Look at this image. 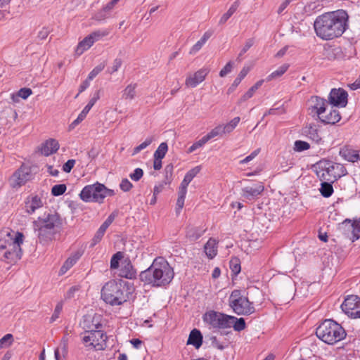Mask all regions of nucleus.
I'll return each mask as SVG.
<instances>
[{
    "label": "nucleus",
    "mask_w": 360,
    "mask_h": 360,
    "mask_svg": "<svg viewBox=\"0 0 360 360\" xmlns=\"http://www.w3.org/2000/svg\"><path fill=\"white\" fill-rule=\"evenodd\" d=\"M231 320H233L231 316L214 311H210L203 316V321L214 328H230Z\"/></svg>",
    "instance_id": "10"
},
{
    "label": "nucleus",
    "mask_w": 360,
    "mask_h": 360,
    "mask_svg": "<svg viewBox=\"0 0 360 360\" xmlns=\"http://www.w3.org/2000/svg\"><path fill=\"white\" fill-rule=\"evenodd\" d=\"M318 117L321 122L326 124H335L341 119L339 111L333 108L329 110L326 108V112H322Z\"/></svg>",
    "instance_id": "18"
},
{
    "label": "nucleus",
    "mask_w": 360,
    "mask_h": 360,
    "mask_svg": "<svg viewBox=\"0 0 360 360\" xmlns=\"http://www.w3.org/2000/svg\"><path fill=\"white\" fill-rule=\"evenodd\" d=\"M205 231V229L200 227L188 226L186 227V236L191 240H196L203 235Z\"/></svg>",
    "instance_id": "28"
},
{
    "label": "nucleus",
    "mask_w": 360,
    "mask_h": 360,
    "mask_svg": "<svg viewBox=\"0 0 360 360\" xmlns=\"http://www.w3.org/2000/svg\"><path fill=\"white\" fill-rule=\"evenodd\" d=\"M254 43H255V41H254V39H252V38L248 39L245 41L244 46L242 48V49L237 58L238 60L240 61V57L242 56L245 53H246L249 50V49H250L253 46Z\"/></svg>",
    "instance_id": "52"
},
{
    "label": "nucleus",
    "mask_w": 360,
    "mask_h": 360,
    "mask_svg": "<svg viewBox=\"0 0 360 360\" xmlns=\"http://www.w3.org/2000/svg\"><path fill=\"white\" fill-rule=\"evenodd\" d=\"M340 155L345 160L355 162L360 160V153L348 146H345L340 150Z\"/></svg>",
    "instance_id": "23"
},
{
    "label": "nucleus",
    "mask_w": 360,
    "mask_h": 360,
    "mask_svg": "<svg viewBox=\"0 0 360 360\" xmlns=\"http://www.w3.org/2000/svg\"><path fill=\"white\" fill-rule=\"evenodd\" d=\"M140 279L145 284L160 287L169 284L174 278V271L168 262L163 259H155L152 265L141 271Z\"/></svg>",
    "instance_id": "3"
},
{
    "label": "nucleus",
    "mask_w": 360,
    "mask_h": 360,
    "mask_svg": "<svg viewBox=\"0 0 360 360\" xmlns=\"http://www.w3.org/2000/svg\"><path fill=\"white\" fill-rule=\"evenodd\" d=\"M309 148V144L307 142L303 141H296L294 144V150L298 152L306 150Z\"/></svg>",
    "instance_id": "50"
},
{
    "label": "nucleus",
    "mask_w": 360,
    "mask_h": 360,
    "mask_svg": "<svg viewBox=\"0 0 360 360\" xmlns=\"http://www.w3.org/2000/svg\"><path fill=\"white\" fill-rule=\"evenodd\" d=\"M143 174V169L141 168H136L132 173L129 174V177L132 180H139Z\"/></svg>",
    "instance_id": "60"
},
{
    "label": "nucleus",
    "mask_w": 360,
    "mask_h": 360,
    "mask_svg": "<svg viewBox=\"0 0 360 360\" xmlns=\"http://www.w3.org/2000/svg\"><path fill=\"white\" fill-rule=\"evenodd\" d=\"M348 15L343 10L326 13L316 18L314 27L316 35L323 40L338 38L345 32Z\"/></svg>",
    "instance_id": "1"
},
{
    "label": "nucleus",
    "mask_w": 360,
    "mask_h": 360,
    "mask_svg": "<svg viewBox=\"0 0 360 360\" xmlns=\"http://www.w3.org/2000/svg\"><path fill=\"white\" fill-rule=\"evenodd\" d=\"M13 341V338L11 334H6L0 339V347L4 348L11 345Z\"/></svg>",
    "instance_id": "48"
},
{
    "label": "nucleus",
    "mask_w": 360,
    "mask_h": 360,
    "mask_svg": "<svg viewBox=\"0 0 360 360\" xmlns=\"http://www.w3.org/2000/svg\"><path fill=\"white\" fill-rule=\"evenodd\" d=\"M79 257L77 256V255L68 257L64 262L63 265L61 266L60 273L61 274H64L65 273H66L71 267H72L75 264Z\"/></svg>",
    "instance_id": "37"
},
{
    "label": "nucleus",
    "mask_w": 360,
    "mask_h": 360,
    "mask_svg": "<svg viewBox=\"0 0 360 360\" xmlns=\"http://www.w3.org/2000/svg\"><path fill=\"white\" fill-rule=\"evenodd\" d=\"M113 191L108 189L98 181L93 185L86 186L81 191L80 198L86 202H95L102 203L107 195H112Z\"/></svg>",
    "instance_id": "7"
},
{
    "label": "nucleus",
    "mask_w": 360,
    "mask_h": 360,
    "mask_svg": "<svg viewBox=\"0 0 360 360\" xmlns=\"http://www.w3.org/2000/svg\"><path fill=\"white\" fill-rule=\"evenodd\" d=\"M340 229L344 231H352L354 240L360 238V218L354 220L353 222L349 219H345L340 226Z\"/></svg>",
    "instance_id": "17"
},
{
    "label": "nucleus",
    "mask_w": 360,
    "mask_h": 360,
    "mask_svg": "<svg viewBox=\"0 0 360 360\" xmlns=\"http://www.w3.org/2000/svg\"><path fill=\"white\" fill-rule=\"evenodd\" d=\"M116 216L117 214L115 212L111 213L106 219V220L101 224V226L99 227L93 238V242L94 245L99 243L101 240L106 229L112 223Z\"/></svg>",
    "instance_id": "20"
},
{
    "label": "nucleus",
    "mask_w": 360,
    "mask_h": 360,
    "mask_svg": "<svg viewBox=\"0 0 360 360\" xmlns=\"http://www.w3.org/2000/svg\"><path fill=\"white\" fill-rule=\"evenodd\" d=\"M75 164V160H68L63 166V169L65 172H70Z\"/></svg>",
    "instance_id": "61"
},
{
    "label": "nucleus",
    "mask_w": 360,
    "mask_h": 360,
    "mask_svg": "<svg viewBox=\"0 0 360 360\" xmlns=\"http://www.w3.org/2000/svg\"><path fill=\"white\" fill-rule=\"evenodd\" d=\"M101 298L112 306L121 305L128 299L124 293V287L115 281H110L103 285L101 289Z\"/></svg>",
    "instance_id": "6"
},
{
    "label": "nucleus",
    "mask_w": 360,
    "mask_h": 360,
    "mask_svg": "<svg viewBox=\"0 0 360 360\" xmlns=\"http://www.w3.org/2000/svg\"><path fill=\"white\" fill-rule=\"evenodd\" d=\"M264 185L259 184L254 186H247L242 189L243 196L247 199H252L259 195L264 191Z\"/></svg>",
    "instance_id": "25"
},
{
    "label": "nucleus",
    "mask_w": 360,
    "mask_h": 360,
    "mask_svg": "<svg viewBox=\"0 0 360 360\" xmlns=\"http://www.w3.org/2000/svg\"><path fill=\"white\" fill-rule=\"evenodd\" d=\"M123 257V254L121 252H117L114 254L110 259V269H116L119 266L120 261Z\"/></svg>",
    "instance_id": "46"
},
{
    "label": "nucleus",
    "mask_w": 360,
    "mask_h": 360,
    "mask_svg": "<svg viewBox=\"0 0 360 360\" xmlns=\"http://www.w3.org/2000/svg\"><path fill=\"white\" fill-rule=\"evenodd\" d=\"M119 276L129 279L135 278L136 271H134L131 262L129 260H124L122 263Z\"/></svg>",
    "instance_id": "26"
},
{
    "label": "nucleus",
    "mask_w": 360,
    "mask_h": 360,
    "mask_svg": "<svg viewBox=\"0 0 360 360\" xmlns=\"http://www.w3.org/2000/svg\"><path fill=\"white\" fill-rule=\"evenodd\" d=\"M32 94V91L30 88H22L18 92V96L23 99L27 98Z\"/></svg>",
    "instance_id": "59"
},
{
    "label": "nucleus",
    "mask_w": 360,
    "mask_h": 360,
    "mask_svg": "<svg viewBox=\"0 0 360 360\" xmlns=\"http://www.w3.org/2000/svg\"><path fill=\"white\" fill-rule=\"evenodd\" d=\"M68 334L65 335L61 341H60V346H59V348H57L56 350H55V357L56 359V360H58V357H59V349H60L63 354H67L68 352Z\"/></svg>",
    "instance_id": "41"
},
{
    "label": "nucleus",
    "mask_w": 360,
    "mask_h": 360,
    "mask_svg": "<svg viewBox=\"0 0 360 360\" xmlns=\"http://www.w3.org/2000/svg\"><path fill=\"white\" fill-rule=\"evenodd\" d=\"M30 168L25 165H22L14 174V180H27Z\"/></svg>",
    "instance_id": "34"
},
{
    "label": "nucleus",
    "mask_w": 360,
    "mask_h": 360,
    "mask_svg": "<svg viewBox=\"0 0 360 360\" xmlns=\"http://www.w3.org/2000/svg\"><path fill=\"white\" fill-rule=\"evenodd\" d=\"M136 84H129L127 85L122 92V98L125 101H131L136 96Z\"/></svg>",
    "instance_id": "31"
},
{
    "label": "nucleus",
    "mask_w": 360,
    "mask_h": 360,
    "mask_svg": "<svg viewBox=\"0 0 360 360\" xmlns=\"http://www.w3.org/2000/svg\"><path fill=\"white\" fill-rule=\"evenodd\" d=\"M240 119L239 117H236L233 120H231L226 124H221V130L223 134H229L233 131V129L236 127L238 124L239 123Z\"/></svg>",
    "instance_id": "38"
},
{
    "label": "nucleus",
    "mask_w": 360,
    "mask_h": 360,
    "mask_svg": "<svg viewBox=\"0 0 360 360\" xmlns=\"http://www.w3.org/2000/svg\"><path fill=\"white\" fill-rule=\"evenodd\" d=\"M311 108L315 110L316 115L319 117L322 112H326L328 101L318 96H312L309 101Z\"/></svg>",
    "instance_id": "22"
},
{
    "label": "nucleus",
    "mask_w": 360,
    "mask_h": 360,
    "mask_svg": "<svg viewBox=\"0 0 360 360\" xmlns=\"http://www.w3.org/2000/svg\"><path fill=\"white\" fill-rule=\"evenodd\" d=\"M59 148V143L56 139H51L46 141L41 146V154L49 156L56 153Z\"/></svg>",
    "instance_id": "24"
},
{
    "label": "nucleus",
    "mask_w": 360,
    "mask_h": 360,
    "mask_svg": "<svg viewBox=\"0 0 360 360\" xmlns=\"http://www.w3.org/2000/svg\"><path fill=\"white\" fill-rule=\"evenodd\" d=\"M187 345H191L195 349H199L202 344V335L200 331L196 328L193 329L189 334Z\"/></svg>",
    "instance_id": "27"
},
{
    "label": "nucleus",
    "mask_w": 360,
    "mask_h": 360,
    "mask_svg": "<svg viewBox=\"0 0 360 360\" xmlns=\"http://www.w3.org/2000/svg\"><path fill=\"white\" fill-rule=\"evenodd\" d=\"M91 108L86 105L80 114L78 115L77 118L69 126L70 130L74 129L77 124H79L82 121L84 120L86 115L89 112Z\"/></svg>",
    "instance_id": "42"
},
{
    "label": "nucleus",
    "mask_w": 360,
    "mask_h": 360,
    "mask_svg": "<svg viewBox=\"0 0 360 360\" xmlns=\"http://www.w3.org/2000/svg\"><path fill=\"white\" fill-rule=\"evenodd\" d=\"M108 34L109 31L108 30H98L92 32L79 42L75 49V53L78 56L82 55L85 51L90 49L96 41H98Z\"/></svg>",
    "instance_id": "11"
},
{
    "label": "nucleus",
    "mask_w": 360,
    "mask_h": 360,
    "mask_svg": "<svg viewBox=\"0 0 360 360\" xmlns=\"http://www.w3.org/2000/svg\"><path fill=\"white\" fill-rule=\"evenodd\" d=\"M212 34L213 32L211 30L205 32L198 41L201 44V45L203 46L207 42V41L212 37Z\"/></svg>",
    "instance_id": "62"
},
{
    "label": "nucleus",
    "mask_w": 360,
    "mask_h": 360,
    "mask_svg": "<svg viewBox=\"0 0 360 360\" xmlns=\"http://www.w3.org/2000/svg\"><path fill=\"white\" fill-rule=\"evenodd\" d=\"M167 150L168 146L167 143L163 142L160 143L154 153V158L162 159L165 156Z\"/></svg>",
    "instance_id": "45"
},
{
    "label": "nucleus",
    "mask_w": 360,
    "mask_h": 360,
    "mask_svg": "<svg viewBox=\"0 0 360 360\" xmlns=\"http://www.w3.org/2000/svg\"><path fill=\"white\" fill-rule=\"evenodd\" d=\"M250 71V68L248 67H244L241 71L239 72L238 77L235 79L233 81L231 86L229 89V91H231V89H234L236 87H237L239 84L241 82V81L243 79V78L248 75V73Z\"/></svg>",
    "instance_id": "43"
},
{
    "label": "nucleus",
    "mask_w": 360,
    "mask_h": 360,
    "mask_svg": "<svg viewBox=\"0 0 360 360\" xmlns=\"http://www.w3.org/2000/svg\"><path fill=\"white\" fill-rule=\"evenodd\" d=\"M190 181H182L178 188V198L176 204V212L179 214L184 205L187 188Z\"/></svg>",
    "instance_id": "21"
},
{
    "label": "nucleus",
    "mask_w": 360,
    "mask_h": 360,
    "mask_svg": "<svg viewBox=\"0 0 360 360\" xmlns=\"http://www.w3.org/2000/svg\"><path fill=\"white\" fill-rule=\"evenodd\" d=\"M332 165H333V162L323 159L314 164L312 169L321 180H330L333 169Z\"/></svg>",
    "instance_id": "13"
},
{
    "label": "nucleus",
    "mask_w": 360,
    "mask_h": 360,
    "mask_svg": "<svg viewBox=\"0 0 360 360\" xmlns=\"http://www.w3.org/2000/svg\"><path fill=\"white\" fill-rule=\"evenodd\" d=\"M212 34L213 32L211 30L205 32L198 41L201 44V45L203 46L207 42V41L212 37Z\"/></svg>",
    "instance_id": "64"
},
{
    "label": "nucleus",
    "mask_w": 360,
    "mask_h": 360,
    "mask_svg": "<svg viewBox=\"0 0 360 360\" xmlns=\"http://www.w3.org/2000/svg\"><path fill=\"white\" fill-rule=\"evenodd\" d=\"M316 336L328 345H334L345 338L344 328L331 319L323 321L316 330Z\"/></svg>",
    "instance_id": "4"
},
{
    "label": "nucleus",
    "mask_w": 360,
    "mask_h": 360,
    "mask_svg": "<svg viewBox=\"0 0 360 360\" xmlns=\"http://www.w3.org/2000/svg\"><path fill=\"white\" fill-rule=\"evenodd\" d=\"M107 335L102 330L86 331L82 342L88 349L96 351L103 350L106 347Z\"/></svg>",
    "instance_id": "9"
},
{
    "label": "nucleus",
    "mask_w": 360,
    "mask_h": 360,
    "mask_svg": "<svg viewBox=\"0 0 360 360\" xmlns=\"http://www.w3.org/2000/svg\"><path fill=\"white\" fill-rule=\"evenodd\" d=\"M66 186L65 184H58L53 186L51 193L54 196H58L63 194L66 191Z\"/></svg>",
    "instance_id": "49"
},
{
    "label": "nucleus",
    "mask_w": 360,
    "mask_h": 360,
    "mask_svg": "<svg viewBox=\"0 0 360 360\" xmlns=\"http://www.w3.org/2000/svg\"><path fill=\"white\" fill-rule=\"evenodd\" d=\"M222 135H223V133H222L221 124L215 127L208 134H206L209 141L211 140L212 139H214L216 136H222Z\"/></svg>",
    "instance_id": "51"
},
{
    "label": "nucleus",
    "mask_w": 360,
    "mask_h": 360,
    "mask_svg": "<svg viewBox=\"0 0 360 360\" xmlns=\"http://www.w3.org/2000/svg\"><path fill=\"white\" fill-rule=\"evenodd\" d=\"M240 5L238 0L236 1L229 8L226 13H225L220 18L219 23L220 25L224 24L229 18L236 11L237 8Z\"/></svg>",
    "instance_id": "35"
},
{
    "label": "nucleus",
    "mask_w": 360,
    "mask_h": 360,
    "mask_svg": "<svg viewBox=\"0 0 360 360\" xmlns=\"http://www.w3.org/2000/svg\"><path fill=\"white\" fill-rule=\"evenodd\" d=\"M81 325L85 330V332L101 330L99 329L102 327V324L101 323V316L96 314H94V316H84Z\"/></svg>",
    "instance_id": "16"
},
{
    "label": "nucleus",
    "mask_w": 360,
    "mask_h": 360,
    "mask_svg": "<svg viewBox=\"0 0 360 360\" xmlns=\"http://www.w3.org/2000/svg\"><path fill=\"white\" fill-rule=\"evenodd\" d=\"M304 132L307 136L316 143H319L321 140V138L319 134L318 129L314 124H309L304 129Z\"/></svg>",
    "instance_id": "32"
},
{
    "label": "nucleus",
    "mask_w": 360,
    "mask_h": 360,
    "mask_svg": "<svg viewBox=\"0 0 360 360\" xmlns=\"http://www.w3.org/2000/svg\"><path fill=\"white\" fill-rule=\"evenodd\" d=\"M288 64H283L276 70L274 71L266 77V81L269 82L274 79L281 77L288 70Z\"/></svg>",
    "instance_id": "39"
},
{
    "label": "nucleus",
    "mask_w": 360,
    "mask_h": 360,
    "mask_svg": "<svg viewBox=\"0 0 360 360\" xmlns=\"http://www.w3.org/2000/svg\"><path fill=\"white\" fill-rule=\"evenodd\" d=\"M155 140V137L153 136H148L146 139V140L139 145L138 146L135 147L133 150V155H136L139 153L141 150H143L146 147H148L149 145L152 143V142Z\"/></svg>",
    "instance_id": "44"
},
{
    "label": "nucleus",
    "mask_w": 360,
    "mask_h": 360,
    "mask_svg": "<svg viewBox=\"0 0 360 360\" xmlns=\"http://www.w3.org/2000/svg\"><path fill=\"white\" fill-rule=\"evenodd\" d=\"M217 242L215 239L210 238L204 246L206 255L210 259H213L217 254Z\"/></svg>",
    "instance_id": "29"
},
{
    "label": "nucleus",
    "mask_w": 360,
    "mask_h": 360,
    "mask_svg": "<svg viewBox=\"0 0 360 360\" xmlns=\"http://www.w3.org/2000/svg\"><path fill=\"white\" fill-rule=\"evenodd\" d=\"M62 309H63V303L62 302L58 303L57 305L56 306L54 312H53L52 316L51 317V322L55 321L59 317V315H60Z\"/></svg>",
    "instance_id": "58"
},
{
    "label": "nucleus",
    "mask_w": 360,
    "mask_h": 360,
    "mask_svg": "<svg viewBox=\"0 0 360 360\" xmlns=\"http://www.w3.org/2000/svg\"><path fill=\"white\" fill-rule=\"evenodd\" d=\"M319 191L324 198H329L333 193V187L331 183L328 181H322Z\"/></svg>",
    "instance_id": "36"
},
{
    "label": "nucleus",
    "mask_w": 360,
    "mask_h": 360,
    "mask_svg": "<svg viewBox=\"0 0 360 360\" xmlns=\"http://www.w3.org/2000/svg\"><path fill=\"white\" fill-rule=\"evenodd\" d=\"M24 235L19 231L7 229L1 231L0 237V258L2 261L12 264L21 259L22 252L21 245L24 242Z\"/></svg>",
    "instance_id": "2"
},
{
    "label": "nucleus",
    "mask_w": 360,
    "mask_h": 360,
    "mask_svg": "<svg viewBox=\"0 0 360 360\" xmlns=\"http://www.w3.org/2000/svg\"><path fill=\"white\" fill-rule=\"evenodd\" d=\"M122 64L121 58H115L113 60L112 66L108 69V72L110 74H113L117 72Z\"/></svg>",
    "instance_id": "54"
},
{
    "label": "nucleus",
    "mask_w": 360,
    "mask_h": 360,
    "mask_svg": "<svg viewBox=\"0 0 360 360\" xmlns=\"http://www.w3.org/2000/svg\"><path fill=\"white\" fill-rule=\"evenodd\" d=\"M233 68V63L231 61H229L226 63V65L220 70L219 72V76L221 77H224L226 76L229 73H230Z\"/></svg>",
    "instance_id": "55"
},
{
    "label": "nucleus",
    "mask_w": 360,
    "mask_h": 360,
    "mask_svg": "<svg viewBox=\"0 0 360 360\" xmlns=\"http://www.w3.org/2000/svg\"><path fill=\"white\" fill-rule=\"evenodd\" d=\"M61 222L58 215L49 214L45 219L38 218L33 222V227L37 231L40 243H46L54 238L58 231Z\"/></svg>",
    "instance_id": "5"
},
{
    "label": "nucleus",
    "mask_w": 360,
    "mask_h": 360,
    "mask_svg": "<svg viewBox=\"0 0 360 360\" xmlns=\"http://www.w3.org/2000/svg\"><path fill=\"white\" fill-rule=\"evenodd\" d=\"M229 305L238 315H250L255 311L254 302L241 295L240 290H233L229 297Z\"/></svg>",
    "instance_id": "8"
},
{
    "label": "nucleus",
    "mask_w": 360,
    "mask_h": 360,
    "mask_svg": "<svg viewBox=\"0 0 360 360\" xmlns=\"http://www.w3.org/2000/svg\"><path fill=\"white\" fill-rule=\"evenodd\" d=\"M233 320H231V328L233 327L236 331H241L245 328V321L243 318L238 319L235 316H231Z\"/></svg>",
    "instance_id": "40"
},
{
    "label": "nucleus",
    "mask_w": 360,
    "mask_h": 360,
    "mask_svg": "<svg viewBox=\"0 0 360 360\" xmlns=\"http://www.w3.org/2000/svg\"><path fill=\"white\" fill-rule=\"evenodd\" d=\"M259 151H260L259 148L252 151L249 155H248L244 159L241 160L240 161V164L243 165V164H246V163L252 161L254 158H255L257 156Z\"/></svg>",
    "instance_id": "56"
},
{
    "label": "nucleus",
    "mask_w": 360,
    "mask_h": 360,
    "mask_svg": "<svg viewBox=\"0 0 360 360\" xmlns=\"http://www.w3.org/2000/svg\"><path fill=\"white\" fill-rule=\"evenodd\" d=\"M117 3V0H112L110 2H109L101 11H100L96 15V19L97 20H102L106 18L108 16L107 13L112 11Z\"/></svg>",
    "instance_id": "33"
},
{
    "label": "nucleus",
    "mask_w": 360,
    "mask_h": 360,
    "mask_svg": "<svg viewBox=\"0 0 360 360\" xmlns=\"http://www.w3.org/2000/svg\"><path fill=\"white\" fill-rule=\"evenodd\" d=\"M105 67V63H101L95 67L89 74L88 79L92 80L96 76H97Z\"/></svg>",
    "instance_id": "47"
},
{
    "label": "nucleus",
    "mask_w": 360,
    "mask_h": 360,
    "mask_svg": "<svg viewBox=\"0 0 360 360\" xmlns=\"http://www.w3.org/2000/svg\"><path fill=\"white\" fill-rule=\"evenodd\" d=\"M43 202L38 195H29L25 201V210L27 214H33L37 209L43 207Z\"/></svg>",
    "instance_id": "19"
},
{
    "label": "nucleus",
    "mask_w": 360,
    "mask_h": 360,
    "mask_svg": "<svg viewBox=\"0 0 360 360\" xmlns=\"http://www.w3.org/2000/svg\"><path fill=\"white\" fill-rule=\"evenodd\" d=\"M200 167L197 166L194 168L189 170L186 176H184V180H192L193 178L196 176V175L200 172Z\"/></svg>",
    "instance_id": "53"
},
{
    "label": "nucleus",
    "mask_w": 360,
    "mask_h": 360,
    "mask_svg": "<svg viewBox=\"0 0 360 360\" xmlns=\"http://www.w3.org/2000/svg\"><path fill=\"white\" fill-rule=\"evenodd\" d=\"M255 91L256 90L252 86L250 87L248 91L240 98L238 103H242L252 98Z\"/></svg>",
    "instance_id": "57"
},
{
    "label": "nucleus",
    "mask_w": 360,
    "mask_h": 360,
    "mask_svg": "<svg viewBox=\"0 0 360 360\" xmlns=\"http://www.w3.org/2000/svg\"><path fill=\"white\" fill-rule=\"evenodd\" d=\"M342 310L352 319H360V297L348 295L341 305Z\"/></svg>",
    "instance_id": "12"
},
{
    "label": "nucleus",
    "mask_w": 360,
    "mask_h": 360,
    "mask_svg": "<svg viewBox=\"0 0 360 360\" xmlns=\"http://www.w3.org/2000/svg\"><path fill=\"white\" fill-rule=\"evenodd\" d=\"M209 68H202L192 74H189L185 79V85L188 88H195L203 82L209 75Z\"/></svg>",
    "instance_id": "14"
},
{
    "label": "nucleus",
    "mask_w": 360,
    "mask_h": 360,
    "mask_svg": "<svg viewBox=\"0 0 360 360\" xmlns=\"http://www.w3.org/2000/svg\"><path fill=\"white\" fill-rule=\"evenodd\" d=\"M347 92L342 89H333L329 94V102L335 106L345 107L347 104Z\"/></svg>",
    "instance_id": "15"
},
{
    "label": "nucleus",
    "mask_w": 360,
    "mask_h": 360,
    "mask_svg": "<svg viewBox=\"0 0 360 360\" xmlns=\"http://www.w3.org/2000/svg\"><path fill=\"white\" fill-rule=\"evenodd\" d=\"M332 167L333 169L331 170L332 173H330V176L331 179H334V180H338L347 174L345 167L340 163L333 162Z\"/></svg>",
    "instance_id": "30"
},
{
    "label": "nucleus",
    "mask_w": 360,
    "mask_h": 360,
    "mask_svg": "<svg viewBox=\"0 0 360 360\" xmlns=\"http://www.w3.org/2000/svg\"><path fill=\"white\" fill-rule=\"evenodd\" d=\"M212 34L213 32L211 30L205 32L198 41L201 44V45L203 46L207 42V41L212 37Z\"/></svg>",
    "instance_id": "63"
}]
</instances>
